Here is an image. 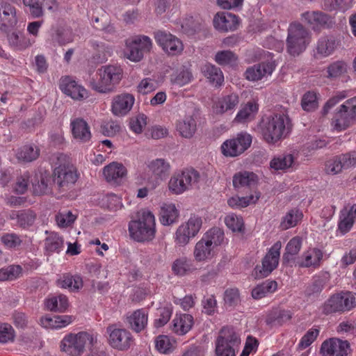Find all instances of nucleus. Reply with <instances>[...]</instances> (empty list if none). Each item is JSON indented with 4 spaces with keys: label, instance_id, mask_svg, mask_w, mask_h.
Segmentation results:
<instances>
[{
    "label": "nucleus",
    "instance_id": "nucleus-22",
    "mask_svg": "<svg viewBox=\"0 0 356 356\" xmlns=\"http://www.w3.org/2000/svg\"><path fill=\"white\" fill-rule=\"evenodd\" d=\"M135 102L134 97L129 93H124L115 97L112 102V112L115 115L122 116L131 109Z\"/></svg>",
    "mask_w": 356,
    "mask_h": 356
},
{
    "label": "nucleus",
    "instance_id": "nucleus-43",
    "mask_svg": "<svg viewBox=\"0 0 356 356\" xmlns=\"http://www.w3.org/2000/svg\"><path fill=\"white\" fill-rule=\"evenodd\" d=\"M260 197V193H256L254 195H250L246 197L234 196L228 199V205L234 209H240L248 207L252 203H255Z\"/></svg>",
    "mask_w": 356,
    "mask_h": 356
},
{
    "label": "nucleus",
    "instance_id": "nucleus-31",
    "mask_svg": "<svg viewBox=\"0 0 356 356\" xmlns=\"http://www.w3.org/2000/svg\"><path fill=\"white\" fill-rule=\"evenodd\" d=\"M129 327L136 332H140L147 324V313L144 309H137L127 317Z\"/></svg>",
    "mask_w": 356,
    "mask_h": 356
},
{
    "label": "nucleus",
    "instance_id": "nucleus-57",
    "mask_svg": "<svg viewBox=\"0 0 356 356\" xmlns=\"http://www.w3.org/2000/svg\"><path fill=\"white\" fill-rule=\"evenodd\" d=\"M20 266L13 265L0 270V281L13 280L16 279L22 273Z\"/></svg>",
    "mask_w": 356,
    "mask_h": 356
},
{
    "label": "nucleus",
    "instance_id": "nucleus-25",
    "mask_svg": "<svg viewBox=\"0 0 356 356\" xmlns=\"http://www.w3.org/2000/svg\"><path fill=\"white\" fill-rule=\"evenodd\" d=\"M176 128L182 138L186 139L193 138L197 130L196 116L194 115H186L184 118L177 121Z\"/></svg>",
    "mask_w": 356,
    "mask_h": 356
},
{
    "label": "nucleus",
    "instance_id": "nucleus-54",
    "mask_svg": "<svg viewBox=\"0 0 356 356\" xmlns=\"http://www.w3.org/2000/svg\"><path fill=\"white\" fill-rule=\"evenodd\" d=\"M23 4L29 8V12L33 18H38L43 15V6L44 0H22Z\"/></svg>",
    "mask_w": 356,
    "mask_h": 356
},
{
    "label": "nucleus",
    "instance_id": "nucleus-18",
    "mask_svg": "<svg viewBox=\"0 0 356 356\" xmlns=\"http://www.w3.org/2000/svg\"><path fill=\"white\" fill-rule=\"evenodd\" d=\"M350 352L349 343L338 339L326 340L321 347L322 356H347Z\"/></svg>",
    "mask_w": 356,
    "mask_h": 356
},
{
    "label": "nucleus",
    "instance_id": "nucleus-32",
    "mask_svg": "<svg viewBox=\"0 0 356 356\" xmlns=\"http://www.w3.org/2000/svg\"><path fill=\"white\" fill-rule=\"evenodd\" d=\"M292 314L289 310L274 309L268 313L266 318V323L271 327L282 326L289 321Z\"/></svg>",
    "mask_w": 356,
    "mask_h": 356
},
{
    "label": "nucleus",
    "instance_id": "nucleus-12",
    "mask_svg": "<svg viewBox=\"0 0 356 356\" xmlns=\"http://www.w3.org/2000/svg\"><path fill=\"white\" fill-rule=\"evenodd\" d=\"M152 48L151 39L145 35H137L126 41L125 55L130 60L140 61L145 52Z\"/></svg>",
    "mask_w": 356,
    "mask_h": 356
},
{
    "label": "nucleus",
    "instance_id": "nucleus-55",
    "mask_svg": "<svg viewBox=\"0 0 356 356\" xmlns=\"http://www.w3.org/2000/svg\"><path fill=\"white\" fill-rule=\"evenodd\" d=\"M236 60L237 56L229 50L218 51L215 56V61L220 65H232Z\"/></svg>",
    "mask_w": 356,
    "mask_h": 356
},
{
    "label": "nucleus",
    "instance_id": "nucleus-23",
    "mask_svg": "<svg viewBox=\"0 0 356 356\" xmlns=\"http://www.w3.org/2000/svg\"><path fill=\"white\" fill-rule=\"evenodd\" d=\"M275 68L273 62H263L248 67L245 72V76L249 81H258L267 75H270Z\"/></svg>",
    "mask_w": 356,
    "mask_h": 356
},
{
    "label": "nucleus",
    "instance_id": "nucleus-24",
    "mask_svg": "<svg viewBox=\"0 0 356 356\" xmlns=\"http://www.w3.org/2000/svg\"><path fill=\"white\" fill-rule=\"evenodd\" d=\"M36 218V213L31 209L12 210L8 214V218L12 220H16L17 225L23 229L31 227Z\"/></svg>",
    "mask_w": 356,
    "mask_h": 356
},
{
    "label": "nucleus",
    "instance_id": "nucleus-29",
    "mask_svg": "<svg viewBox=\"0 0 356 356\" xmlns=\"http://www.w3.org/2000/svg\"><path fill=\"white\" fill-rule=\"evenodd\" d=\"M257 183V176L253 172L244 171L236 173L233 177V186L239 191L243 188H252Z\"/></svg>",
    "mask_w": 356,
    "mask_h": 356
},
{
    "label": "nucleus",
    "instance_id": "nucleus-27",
    "mask_svg": "<svg viewBox=\"0 0 356 356\" xmlns=\"http://www.w3.org/2000/svg\"><path fill=\"white\" fill-rule=\"evenodd\" d=\"M127 170L122 164L117 162H113L104 167L103 175L108 182L118 183L126 175Z\"/></svg>",
    "mask_w": 356,
    "mask_h": 356
},
{
    "label": "nucleus",
    "instance_id": "nucleus-50",
    "mask_svg": "<svg viewBox=\"0 0 356 356\" xmlns=\"http://www.w3.org/2000/svg\"><path fill=\"white\" fill-rule=\"evenodd\" d=\"M257 110V104L254 102H249L238 112L234 120L236 122H244L256 113Z\"/></svg>",
    "mask_w": 356,
    "mask_h": 356
},
{
    "label": "nucleus",
    "instance_id": "nucleus-62",
    "mask_svg": "<svg viewBox=\"0 0 356 356\" xmlns=\"http://www.w3.org/2000/svg\"><path fill=\"white\" fill-rule=\"evenodd\" d=\"M54 39L60 45H64L67 43L71 42L73 40V37L72 32L69 29L58 28L56 31Z\"/></svg>",
    "mask_w": 356,
    "mask_h": 356
},
{
    "label": "nucleus",
    "instance_id": "nucleus-30",
    "mask_svg": "<svg viewBox=\"0 0 356 356\" xmlns=\"http://www.w3.org/2000/svg\"><path fill=\"white\" fill-rule=\"evenodd\" d=\"M323 255L322 251L318 248L309 249L302 254L301 260L298 262V266L302 268H316L320 265Z\"/></svg>",
    "mask_w": 356,
    "mask_h": 356
},
{
    "label": "nucleus",
    "instance_id": "nucleus-56",
    "mask_svg": "<svg viewBox=\"0 0 356 356\" xmlns=\"http://www.w3.org/2000/svg\"><path fill=\"white\" fill-rule=\"evenodd\" d=\"M224 301L228 307L237 306L241 302L239 290L237 288L227 289L224 293Z\"/></svg>",
    "mask_w": 356,
    "mask_h": 356
},
{
    "label": "nucleus",
    "instance_id": "nucleus-47",
    "mask_svg": "<svg viewBox=\"0 0 356 356\" xmlns=\"http://www.w3.org/2000/svg\"><path fill=\"white\" fill-rule=\"evenodd\" d=\"M337 47L336 40L332 38H322L317 44L316 51L322 56L330 55Z\"/></svg>",
    "mask_w": 356,
    "mask_h": 356
},
{
    "label": "nucleus",
    "instance_id": "nucleus-64",
    "mask_svg": "<svg viewBox=\"0 0 356 356\" xmlns=\"http://www.w3.org/2000/svg\"><path fill=\"white\" fill-rule=\"evenodd\" d=\"M1 242L8 248H15L22 244L20 236L15 233L6 234L1 237Z\"/></svg>",
    "mask_w": 356,
    "mask_h": 356
},
{
    "label": "nucleus",
    "instance_id": "nucleus-42",
    "mask_svg": "<svg viewBox=\"0 0 356 356\" xmlns=\"http://www.w3.org/2000/svg\"><path fill=\"white\" fill-rule=\"evenodd\" d=\"M58 284L62 288L69 289L72 291H76L82 288L83 280L79 275L65 274L58 280Z\"/></svg>",
    "mask_w": 356,
    "mask_h": 356
},
{
    "label": "nucleus",
    "instance_id": "nucleus-34",
    "mask_svg": "<svg viewBox=\"0 0 356 356\" xmlns=\"http://www.w3.org/2000/svg\"><path fill=\"white\" fill-rule=\"evenodd\" d=\"M179 211L174 204H164L160 211V222L163 225L169 226L178 220Z\"/></svg>",
    "mask_w": 356,
    "mask_h": 356
},
{
    "label": "nucleus",
    "instance_id": "nucleus-51",
    "mask_svg": "<svg viewBox=\"0 0 356 356\" xmlns=\"http://www.w3.org/2000/svg\"><path fill=\"white\" fill-rule=\"evenodd\" d=\"M92 46L97 51V54L94 56V58L97 62L104 63L107 60L108 56H111V48L106 46L105 43L92 41Z\"/></svg>",
    "mask_w": 356,
    "mask_h": 356
},
{
    "label": "nucleus",
    "instance_id": "nucleus-41",
    "mask_svg": "<svg viewBox=\"0 0 356 356\" xmlns=\"http://www.w3.org/2000/svg\"><path fill=\"white\" fill-rule=\"evenodd\" d=\"M277 287V284L273 280H266L262 284L257 285L252 291V296L254 299L259 300L268 293H273Z\"/></svg>",
    "mask_w": 356,
    "mask_h": 356
},
{
    "label": "nucleus",
    "instance_id": "nucleus-36",
    "mask_svg": "<svg viewBox=\"0 0 356 356\" xmlns=\"http://www.w3.org/2000/svg\"><path fill=\"white\" fill-rule=\"evenodd\" d=\"M193 256L197 261H207L213 256V248L202 238L195 245Z\"/></svg>",
    "mask_w": 356,
    "mask_h": 356
},
{
    "label": "nucleus",
    "instance_id": "nucleus-63",
    "mask_svg": "<svg viewBox=\"0 0 356 356\" xmlns=\"http://www.w3.org/2000/svg\"><path fill=\"white\" fill-rule=\"evenodd\" d=\"M225 222L227 227L233 232H241L243 226L242 218H238L234 214L227 216L225 218Z\"/></svg>",
    "mask_w": 356,
    "mask_h": 356
},
{
    "label": "nucleus",
    "instance_id": "nucleus-37",
    "mask_svg": "<svg viewBox=\"0 0 356 356\" xmlns=\"http://www.w3.org/2000/svg\"><path fill=\"white\" fill-rule=\"evenodd\" d=\"M325 285V278L320 276L313 277L309 283L305 287L304 295L307 300L316 298Z\"/></svg>",
    "mask_w": 356,
    "mask_h": 356
},
{
    "label": "nucleus",
    "instance_id": "nucleus-3",
    "mask_svg": "<svg viewBox=\"0 0 356 356\" xmlns=\"http://www.w3.org/2000/svg\"><path fill=\"white\" fill-rule=\"evenodd\" d=\"M309 31L299 22L290 24L286 38L287 51L292 56H298L305 50L310 42Z\"/></svg>",
    "mask_w": 356,
    "mask_h": 356
},
{
    "label": "nucleus",
    "instance_id": "nucleus-38",
    "mask_svg": "<svg viewBox=\"0 0 356 356\" xmlns=\"http://www.w3.org/2000/svg\"><path fill=\"white\" fill-rule=\"evenodd\" d=\"M147 168L155 177L163 179L169 174L170 165L165 159H156L151 161Z\"/></svg>",
    "mask_w": 356,
    "mask_h": 356
},
{
    "label": "nucleus",
    "instance_id": "nucleus-58",
    "mask_svg": "<svg viewBox=\"0 0 356 356\" xmlns=\"http://www.w3.org/2000/svg\"><path fill=\"white\" fill-rule=\"evenodd\" d=\"M302 108L306 111H312L318 107L316 94L314 92H306L301 101Z\"/></svg>",
    "mask_w": 356,
    "mask_h": 356
},
{
    "label": "nucleus",
    "instance_id": "nucleus-7",
    "mask_svg": "<svg viewBox=\"0 0 356 356\" xmlns=\"http://www.w3.org/2000/svg\"><path fill=\"white\" fill-rule=\"evenodd\" d=\"M200 179V173L195 169H186L174 174L168 183L169 190L174 194H181L197 185Z\"/></svg>",
    "mask_w": 356,
    "mask_h": 356
},
{
    "label": "nucleus",
    "instance_id": "nucleus-28",
    "mask_svg": "<svg viewBox=\"0 0 356 356\" xmlns=\"http://www.w3.org/2000/svg\"><path fill=\"white\" fill-rule=\"evenodd\" d=\"M72 317L71 316H44L40 318V325L47 329H59L64 327L71 323Z\"/></svg>",
    "mask_w": 356,
    "mask_h": 356
},
{
    "label": "nucleus",
    "instance_id": "nucleus-21",
    "mask_svg": "<svg viewBox=\"0 0 356 356\" xmlns=\"http://www.w3.org/2000/svg\"><path fill=\"white\" fill-rule=\"evenodd\" d=\"M17 23L16 8L8 3H2L0 6V31L6 32Z\"/></svg>",
    "mask_w": 356,
    "mask_h": 356
},
{
    "label": "nucleus",
    "instance_id": "nucleus-5",
    "mask_svg": "<svg viewBox=\"0 0 356 356\" xmlns=\"http://www.w3.org/2000/svg\"><path fill=\"white\" fill-rule=\"evenodd\" d=\"M356 123V97L345 101L337 107L332 119L333 129L341 131Z\"/></svg>",
    "mask_w": 356,
    "mask_h": 356
},
{
    "label": "nucleus",
    "instance_id": "nucleus-48",
    "mask_svg": "<svg viewBox=\"0 0 356 356\" xmlns=\"http://www.w3.org/2000/svg\"><path fill=\"white\" fill-rule=\"evenodd\" d=\"M45 249L47 252H60L63 246V238L56 233H51L45 239Z\"/></svg>",
    "mask_w": 356,
    "mask_h": 356
},
{
    "label": "nucleus",
    "instance_id": "nucleus-40",
    "mask_svg": "<svg viewBox=\"0 0 356 356\" xmlns=\"http://www.w3.org/2000/svg\"><path fill=\"white\" fill-rule=\"evenodd\" d=\"M40 149L35 145H26L18 149L16 156L19 161L31 162L38 158Z\"/></svg>",
    "mask_w": 356,
    "mask_h": 356
},
{
    "label": "nucleus",
    "instance_id": "nucleus-6",
    "mask_svg": "<svg viewBox=\"0 0 356 356\" xmlns=\"http://www.w3.org/2000/svg\"><path fill=\"white\" fill-rule=\"evenodd\" d=\"M240 343V337L234 329L232 327H223L216 341V355L235 356Z\"/></svg>",
    "mask_w": 356,
    "mask_h": 356
},
{
    "label": "nucleus",
    "instance_id": "nucleus-26",
    "mask_svg": "<svg viewBox=\"0 0 356 356\" xmlns=\"http://www.w3.org/2000/svg\"><path fill=\"white\" fill-rule=\"evenodd\" d=\"M72 134L74 139L81 143H87L91 138L88 124L82 118H76L71 123Z\"/></svg>",
    "mask_w": 356,
    "mask_h": 356
},
{
    "label": "nucleus",
    "instance_id": "nucleus-15",
    "mask_svg": "<svg viewBox=\"0 0 356 356\" xmlns=\"http://www.w3.org/2000/svg\"><path fill=\"white\" fill-rule=\"evenodd\" d=\"M355 298L350 293L334 295L325 302L323 312L327 315L350 310L355 306Z\"/></svg>",
    "mask_w": 356,
    "mask_h": 356
},
{
    "label": "nucleus",
    "instance_id": "nucleus-20",
    "mask_svg": "<svg viewBox=\"0 0 356 356\" xmlns=\"http://www.w3.org/2000/svg\"><path fill=\"white\" fill-rule=\"evenodd\" d=\"M239 24L236 15L227 12H219L216 14L213 18L214 27L222 32L235 31Z\"/></svg>",
    "mask_w": 356,
    "mask_h": 356
},
{
    "label": "nucleus",
    "instance_id": "nucleus-19",
    "mask_svg": "<svg viewBox=\"0 0 356 356\" xmlns=\"http://www.w3.org/2000/svg\"><path fill=\"white\" fill-rule=\"evenodd\" d=\"M60 89L65 95L75 100H82L87 97V90L70 76H64L60 79Z\"/></svg>",
    "mask_w": 356,
    "mask_h": 356
},
{
    "label": "nucleus",
    "instance_id": "nucleus-2",
    "mask_svg": "<svg viewBox=\"0 0 356 356\" xmlns=\"http://www.w3.org/2000/svg\"><path fill=\"white\" fill-rule=\"evenodd\" d=\"M99 76L98 81L92 79L90 81L91 88L100 93H110L114 91L115 86L122 78V70L117 65H104L97 70Z\"/></svg>",
    "mask_w": 356,
    "mask_h": 356
},
{
    "label": "nucleus",
    "instance_id": "nucleus-45",
    "mask_svg": "<svg viewBox=\"0 0 356 356\" xmlns=\"http://www.w3.org/2000/svg\"><path fill=\"white\" fill-rule=\"evenodd\" d=\"M294 162V157L292 154H282L273 158L270 163L272 168L279 170H286L292 166Z\"/></svg>",
    "mask_w": 356,
    "mask_h": 356
},
{
    "label": "nucleus",
    "instance_id": "nucleus-8",
    "mask_svg": "<svg viewBox=\"0 0 356 356\" xmlns=\"http://www.w3.org/2000/svg\"><path fill=\"white\" fill-rule=\"evenodd\" d=\"M54 170L53 185L58 191L63 192L69 190L77 181L78 173L73 165H66L61 162L56 163Z\"/></svg>",
    "mask_w": 356,
    "mask_h": 356
},
{
    "label": "nucleus",
    "instance_id": "nucleus-9",
    "mask_svg": "<svg viewBox=\"0 0 356 356\" xmlns=\"http://www.w3.org/2000/svg\"><path fill=\"white\" fill-rule=\"evenodd\" d=\"M202 225V218L195 215L191 216L186 222L181 224L174 236L176 245L184 247L188 244L190 241L198 234Z\"/></svg>",
    "mask_w": 356,
    "mask_h": 356
},
{
    "label": "nucleus",
    "instance_id": "nucleus-39",
    "mask_svg": "<svg viewBox=\"0 0 356 356\" xmlns=\"http://www.w3.org/2000/svg\"><path fill=\"white\" fill-rule=\"evenodd\" d=\"M302 245L301 238L296 236L292 238L285 248V252L283 254V262L289 264L293 261L294 257L300 252Z\"/></svg>",
    "mask_w": 356,
    "mask_h": 356
},
{
    "label": "nucleus",
    "instance_id": "nucleus-16",
    "mask_svg": "<svg viewBox=\"0 0 356 356\" xmlns=\"http://www.w3.org/2000/svg\"><path fill=\"white\" fill-rule=\"evenodd\" d=\"M107 332L109 334L108 343L115 349L127 350L134 342L131 334L126 329L116 328L111 325L107 327Z\"/></svg>",
    "mask_w": 356,
    "mask_h": 356
},
{
    "label": "nucleus",
    "instance_id": "nucleus-46",
    "mask_svg": "<svg viewBox=\"0 0 356 356\" xmlns=\"http://www.w3.org/2000/svg\"><path fill=\"white\" fill-rule=\"evenodd\" d=\"M202 238L214 248L222 243L224 232L218 227H213L207 231Z\"/></svg>",
    "mask_w": 356,
    "mask_h": 356
},
{
    "label": "nucleus",
    "instance_id": "nucleus-44",
    "mask_svg": "<svg viewBox=\"0 0 356 356\" xmlns=\"http://www.w3.org/2000/svg\"><path fill=\"white\" fill-rule=\"evenodd\" d=\"M239 104V97L236 94H231L221 98L218 103V113H223L237 107Z\"/></svg>",
    "mask_w": 356,
    "mask_h": 356
},
{
    "label": "nucleus",
    "instance_id": "nucleus-11",
    "mask_svg": "<svg viewBox=\"0 0 356 356\" xmlns=\"http://www.w3.org/2000/svg\"><path fill=\"white\" fill-rule=\"evenodd\" d=\"M252 141V137L250 134L241 132L236 137L227 140L222 144V153L226 156H237L250 147Z\"/></svg>",
    "mask_w": 356,
    "mask_h": 356
},
{
    "label": "nucleus",
    "instance_id": "nucleus-13",
    "mask_svg": "<svg viewBox=\"0 0 356 356\" xmlns=\"http://www.w3.org/2000/svg\"><path fill=\"white\" fill-rule=\"evenodd\" d=\"M281 248V242L277 241L270 248L266 256L262 259L261 266L257 265L254 268V271L255 278L261 279L266 277L277 268L279 263Z\"/></svg>",
    "mask_w": 356,
    "mask_h": 356
},
{
    "label": "nucleus",
    "instance_id": "nucleus-17",
    "mask_svg": "<svg viewBox=\"0 0 356 356\" xmlns=\"http://www.w3.org/2000/svg\"><path fill=\"white\" fill-rule=\"evenodd\" d=\"M302 20L314 31L331 28L334 24L332 18L321 11H307L301 15Z\"/></svg>",
    "mask_w": 356,
    "mask_h": 356
},
{
    "label": "nucleus",
    "instance_id": "nucleus-49",
    "mask_svg": "<svg viewBox=\"0 0 356 356\" xmlns=\"http://www.w3.org/2000/svg\"><path fill=\"white\" fill-rule=\"evenodd\" d=\"M302 217V212L298 209L290 210L283 218L281 227L283 229H287L296 226Z\"/></svg>",
    "mask_w": 356,
    "mask_h": 356
},
{
    "label": "nucleus",
    "instance_id": "nucleus-14",
    "mask_svg": "<svg viewBox=\"0 0 356 356\" xmlns=\"http://www.w3.org/2000/svg\"><path fill=\"white\" fill-rule=\"evenodd\" d=\"M154 36L156 43L168 55L177 56L184 50L181 40L170 32L158 30L154 32Z\"/></svg>",
    "mask_w": 356,
    "mask_h": 356
},
{
    "label": "nucleus",
    "instance_id": "nucleus-59",
    "mask_svg": "<svg viewBox=\"0 0 356 356\" xmlns=\"http://www.w3.org/2000/svg\"><path fill=\"white\" fill-rule=\"evenodd\" d=\"M15 338V330L8 323L0 324V343L13 342Z\"/></svg>",
    "mask_w": 356,
    "mask_h": 356
},
{
    "label": "nucleus",
    "instance_id": "nucleus-60",
    "mask_svg": "<svg viewBox=\"0 0 356 356\" xmlns=\"http://www.w3.org/2000/svg\"><path fill=\"white\" fill-rule=\"evenodd\" d=\"M347 65L343 61H336L327 67V77L337 78L346 72Z\"/></svg>",
    "mask_w": 356,
    "mask_h": 356
},
{
    "label": "nucleus",
    "instance_id": "nucleus-10",
    "mask_svg": "<svg viewBox=\"0 0 356 356\" xmlns=\"http://www.w3.org/2000/svg\"><path fill=\"white\" fill-rule=\"evenodd\" d=\"M92 340L91 335L87 332L70 333L62 340L60 348L69 355L79 356L83 353L87 342H91Z\"/></svg>",
    "mask_w": 356,
    "mask_h": 356
},
{
    "label": "nucleus",
    "instance_id": "nucleus-1",
    "mask_svg": "<svg viewBox=\"0 0 356 356\" xmlns=\"http://www.w3.org/2000/svg\"><path fill=\"white\" fill-rule=\"evenodd\" d=\"M136 218L129 223L130 236L138 242L152 241L156 234L154 214L149 210L141 209L137 212Z\"/></svg>",
    "mask_w": 356,
    "mask_h": 356
},
{
    "label": "nucleus",
    "instance_id": "nucleus-4",
    "mask_svg": "<svg viewBox=\"0 0 356 356\" xmlns=\"http://www.w3.org/2000/svg\"><path fill=\"white\" fill-rule=\"evenodd\" d=\"M289 118L284 114H275L264 120L261 125V134L268 143H275L284 136Z\"/></svg>",
    "mask_w": 356,
    "mask_h": 356
},
{
    "label": "nucleus",
    "instance_id": "nucleus-52",
    "mask_svg": "<svg viewBox=\"0 0 356 356\" xmlns=\"http://www.w3.org/2000/svg\"><path fill=\"white\" fill-rule=\"evenodd\" d=\"M191 261L186 257L177 259L172 265V270L179 276H183L191 270Z\"/></svg>",
    "mask_w": 356,
    "mask_h": 356
},
{
    "label": "nucleus",
    "instance_id": "nucleus-61",
    "mask_svg": "<svg viewBox=\"0 0 356 356\" xmlns=\"http://www.w3.org/2000/svg\"><path fill=\"white\" fill-rule=\"evenodd\" d=\"M147 124V117L144 114H138L136 117L130 120L129 127L136 134L142 132L143 127Z\"/></svg>",
    "mask_w": 356,
    "mask_h": 356
},
{
    "label": "nucleus",
    "instance_id": "nucleus-35",
    "mask_svg": "<svg viewBox=\"0 0 356 356\" xmlns=\"http://www.w3.org/2000/svg\"><path fill=\"white\" fill-rule=\"evenodd\" d=\"M202 72L209 81L214 86H220L224 81L221 70L214 65L207 63L202 68Z\"/></svg>",
    "mask_w": 356,
    "mask_h": 356
},
{
    "label": "nucleus",
    "instance_id": "nucleus-33",
    "mask_svg": "<svg viewBox=\"0 0 356 356\" xmlns=\"http://www.w3.org/2000/svg\"><path fill=\"white\" fill-rule=\"evenodd\" d=\"M172 322L174 332L179 335L186 334L194 323L193 317L188 314L177 315Z\"/></svg>",
    "mask_w": 356,
    "mask_h": 356
},
{
    "label": "nucleus",
    "instance_id": "nucleus-53",
    "mask_svg": "<svg viewBox=\"0 0 356 356\" xmlns=\"http://www.w3.org/2000/svg\"><path fill=\"white\" fill-rule=\"evenodd\" d=\"M51 182L50 177L42 176L38 183L33 184V193L41 195L50 193L51 191Z\"/></svg>",
    "mask_w": 356,
    "mask_h": 356
}]
</instances>
